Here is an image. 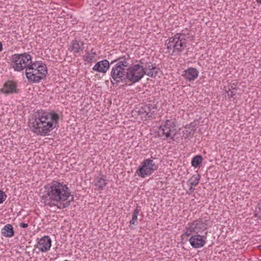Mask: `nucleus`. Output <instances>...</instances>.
Listing matches in <instances>:
<instances>
[{"label":"nucleus","instance_id":"f257e3e1","mask_svg":"<svg viewBox=\"0 0 261 261\" xmlns=\"http://www.w3.org/2000/svg\"><path fill=\"white\" fill-rule=\"evenodd\" d=\"M59 115L51 111L38 113L30 121L29 126L32 132L41 136H46L59 124Z\"/></svg>","mask_w":261,"mask_h":261},{"label":"nucleus","instance_id":"f03ea898","mask_svg":"<svg viewBox=\"0 0 261 261\" xmlns=\"http://www.w3.org/2000/svg\"><path fill=\"white\" fill-rule=\"evenodd\" d=\"M42 201L45 205L50 207L56 206L68 199L71 193L68 186L56 180H53L44 186Z\"/></svg>","mask_w":261,"mask_h":261},{"label":"nucleus","instance_id":"7ed1b4c3","mask_svg":"<svg viewBox=\"0 0 261 261\" xmlns=\"http://www.w3.org/2000/svg\"><path fill=\"white\" fill-rule=\"evenodd\" d=\"M205 222L201 219L188 223L184 229L182 237H190L189 242L193 248L199 249L204 246L206 243L207 237Z\"/></svg>","mask_w":261,"mask_h":261},{"label":"nucleus","instance_id":"20e7f679","mask_svg":"<svg viewBox=\"0 0 261 261\" xmlns=\"http://www.w3.org/2000/svg\"><path fill=\"white\" fill-rule=\"evenodd\" d=\"M129 60V55H126L112 62V64L116 62L111 71V79L116 83H119L126 79V69L125 68L128 66Z\"/></svg>","mask_w":261,"mask_h":261},{"label":"nucleus","instance_id":"39448f33","mask_svg":"<svg viewBox=\"0 0 261 261\" xmlns=\"http://www.w3.org/2000/svg\"><path fill=\"white\" fill-rule=\"evenodd\" d=\"M187 35L184 33H177L170 37L166 41L167 48L172 56L180 55L187 47Z\"/></svg>","mask_w":261,"mask_h":261},{"label":"nucleus","instance_id":"423d86ee","mask_svg":"<svg viewBox=\"0 0 261 261\" xmlns=\"http://www.w3.org/2000/svg\"><path fill=\"white\" fill-rule=\"evenodd\" d=\"M47 73L46 65L42 62H33L28 68H26L27 78L30 82L35 83H39Z\"/></svg>","mask_w":261,"mask_h":261},{"label":"nucleus","instance_id":"0eeeda50","mask_svg":"<svg viewBox=\"0 0 261 261\" xmlns=\"http://www.w3.org/2000/svg\"><path fill=\"white\" fill-rule=\"evenodd\" d=\"M11 61L13 68L17 71L26 70L33 63L31 56L28 53L15 54L12 56Z\"/></svg>","mask_w":261,"mask_h":261},{"label":"nucleus","instance_id":"6e6552de","mask_svg":"<svg viewBox=\"0 0 261 261\" xmlns=\"http://www.w3.org/2000/svg\"><path fill=\"white\" fill-rule=\"evenodd\" d=\"M158 166L151 159H144L138 169L136 171V174L141 178L151 175L155 171L158 169Z\"/></svg>","mask_w":261,"mask_h":261},{"label":"nucleus","instance_id":"1a4fd4ad","mask_svg":"<svg viewBox=\"0 0 261 261\" xmlns=\"http://www.w3.org/2000/svg\"><path fill=\"white\" fill-rule=\"evenodd\" d=\"M144 75V66L139 64L132 65L126 69V80L133 84L139 82Z\"/></svg>","mask_w":261,"mask_h":261},{"label":"nucleus","instance_id":"9d476101","mask_svg":"<svg viewBox=\"0 0 261 261\" xmlns=\"http://www.w3.org/2000/svg\"><path fill=\"white\" fill-rule=\"evenodd\" d=\"M176 131L175 121L174 119L167 120L162 124L158 130V133L161 137L167 139L172 135H175Z\"/></svg>","mask_w":261,"mask_h":261},{"label":"nucleus","instance_id":"9b49d317","mask_svg":"<svg viewBox=\"0 0 261 261\" xmlns=\"http://www.w3.org/2000/svg\"><path fill=\"white\" fill-rule=\"evenodd\" d=\"M156 110V104L154 102H149L148 103L142 106L139 111V113L141 117L147 119L152 118L155 115Z\"/></svg>","mask_w":261,"mask_h":261},{"label":"nucleus","instance_id":"f8f14e48","mask_svg":"<svg viewBox=\"0 0 261 261\" xmlns=\"http://www.w3.org/2000/svg\"><path fill=\"white\" fill-rule=\"evenodd\" d=\"M51 245L50 238L47 236H44L38 241L37 248L41 252H46L50 250Z\"/></svg>","mask_w":261,"mask_h":261},{"label":"nucleus","instance_id":"ddd939ff","mask_svg":"<svg viewBox=\"0 0 261 261\" xmlns=\"http://www.w3.org/2000/svg\"><path fill=\"white\" fill-rule=\"evenodd\" d=\"M198 74L199 71L196 68L189 67L183 71L182 76L187 81H193L197 78Z\"/></svg>","mask_w":261,"mask_h":261},{"label":"nucleus","instance_id":"4468645a","mask_svg":"<svg viewBox=\"0 0 261 261\" xmlns=\"http://www.w3.org/2000/svg\"><path fill=\"white\" fill-rule=\"evenodd\" d=\"M93 185L95 187V190L101 191L105 189L107 185V180L105 176L101 175L96 177L93 180Z\"/></svg>","mask_w":261,"mask_h":261},{"label":"nucleus","instance_id":"2eb2a0df","mask_svg":"<svg viewBox=\"0 0 261 261\" xmlns=\"http://www.w3.org/2000/svg\"><path fill=\"white\" fill-rule=\"evenodd\" d=\"M84 48V43L81 40H73L69 46L68 49L75 54L80 53Z\"/></svg>","mask_w":261,"mask_h":261},{"label":"nucleus","instance_id":"dca6fc26","mask_svg":"<svg viewBox=\"0 0 261 261\" xmlns=\"http://www.w3.org/2000/svg\"><path fill=\"white\" fill-rule=\"evenodd\" d=\"M109 62L107 60L98 62L92 68L94 71L98 72L106 73L109 68Z\"/></svg>","mask_w":261,"mask_h":261},{"label":"nucleus","instance_id":"f3484780","mask_svg":"<svg viewBox=\"0 0 261 261\" xmlns=\"http://www.w3.org/2000/svg\"><path fill=\"white\" fill-rule=\"evenodd\" d=\"M1 91L4 94H10L16 92V84L14 82L9 81L5 83Z\"/></svg>","mask_w":261,"mask_h":261},{"label":"nucleus","instance_id":"a211bd4d","mask_svg":"<svg viewBox=\"0 0 261 261\" xmlns=\"http://www.w3.org/2000/svg\"><path fill=\"white\" fill-rule=\"evenodd\" d=\"M145 74L150 76H155L158 73L157 68L154 64L151 62L147 63L144 67Z\"/></svg>","mask_w":261,"mask_h":261},{"label":"nucleus","instance_id":"6ab92c4d","mask_svg":"<svg viewBox=\"0 0 261 261\" xmlns=\"http://www.w3.org/2000/svg\"><path fill=\"white\" fill-rule=\"evenodd\" d=\"M2 234L8 238H11L14 234L13 228L10 224L6 225L1 230Z\"/></svg>","mask_w":261,"mask_h":261},{"label":"nucleus","instance_id":"aec40b11","mask_svg":"<svg viewBox=\"0 0 261 261\" xmlns=\"http://www.w3.org/2000/svg\"><path fill=\"white\" fill-rule=\"evenodd\" d=\"M96 52L93 51V49L91 51H88L86 55L83 57V60L88 63H92L96 61Z\"/></svg>","mask_w":261,"mask_h":261},{"label":"nucleus","instance_id":"412c9836","mask_svg":"<svg viewBox=\"0 0 261 261\" xmlns=\"http://www.w3.org/2000/svg\"><path fill=\"white\" fill-rule=\"evenodd\" d=\"M200 178V176L199 174H194L188 181V185L196 186L199 182Z\"/></svg>","mask_w":261,"mask_h":261},{"label":"nucleus","instance_id":"4be33fe9","mask_svg":"<svg viewBox=\"0 0 261 261\" xmlns=\"http://www.w3.org/2000/svg\"><path fill=\"white\" fill-rule=\"evenodd\" d=\"M202 162V158L201 155H198L194 157L192 160V165L196 168L200 165Z\"/></svg>","mask_w":261,"mask_h":261},{"label":"nucleus","instance_id":"5701e85b","mask_svg":"<svg viewBox=\"0 0 261 261\" xmlns=\"http://www.w3.org/2000/svg\"><path fill=\"white\" fill-rule=\"evenodd\" d=\"M139 213V210L138 207H137L134 210V211L133 212V215H132V219L130 221V225H133V224H135L136 223H137Z\"/></svg>","mask_w":261,"mask_h":261},{"label":"nucleus","instance_id":"b1692460","mask_svg":"<svg viewBox=\"0 0 261 261\" xmlns=\"http://www.w3.org/2000/svg\"><path fill=\"white\" fill-rule=\"evenodd\" d=\"M7 198V195L2 190H0V204L2 203Z\"/></svg>","mask_w":261,"mask_h":261},{"label":"nucleus","instance_id":"393cba45","mask_svg":"<svg viewBox=\"0 0 261 261\" xmlns=\"http://www.w3.org/2000/svg\"><path fill=\"white\" fill-rule=\"evenodd\" d=\"M226 93L227 94V96H229L230 98H233V96L235 95L236 93V89H232L226 91Z\"/></svg>","mask_w":261,"mask_h":261},{"label":"nucleus","instance_id":"a878e982","mask_svg":"<svg viewBox=\"0 0 261 261\" xmlns=\"http://www.w3.org/2000/svg\"><path fill=\"white\" fill-rule=\"evenodd\" d=\"M189 186V190L187 191L188 194H191L195 190V186L188 185Z\"/></svg>","mask_w":261,"mask_h":261},{"label":"nucleus","instance_id":"bb28decb","mask_svg":"<svg viewBox=\"0 0 261 261\" xmlns=\"http://www.w3.org/2000/svg\"><path fill=\"white\" fill-rule=\"evenodd\" d=\"M189 186V190L187 191L188 194H191L195 190V186L188 185Z\"/></svg>","mask_w":261,"mask_h":261},{"label":"nucleus","instance_id":"cd10ccee","mask_svg":"<svg viewBox=\"0 0 261 261\" xmlns=\"http://www.w3.org/2000/svg\"><path fill=\"white\" fill-rule=\"evenodd\" d=\"M19 226L21 228H25L28 227V224L23 223V222H21L19 224Z\"/></svg>","mask_w":261,"mask_h":261},{"label":"nucleus","instance_id":"c85d7f7f","mask_svg":"<svg viewBox=\"0 0 261 261\" xmlns=\"http://www.w3.org/2000/svg\"><path fill=\"white\" fill-rule=\"evenodd\" d=\"M257 3L261 5V0H256Z\"/></svg>","mask_w":261,"mask_h":261},{"label":"nucleus","instance_id":"c756f323","mask_svg":"<svg viewBox=\"0 0 261 261\" xmlns=\"http://www.w3.org/2000/svg\"><path fill=\"white\" fill-rule=\"evenodd\" d=\"M258 208L261 210V202L258 204Z\"/></svg>","mask_w":261,"mask_h":261},{"label":"nucleus","instance_id":"7c9ffc66","mask_svg":"<svg viewBox=\"0 0 261 261\" xmlns=\"http://www.w3.org/2000/svg\"><path fill=\"white\" fill-rule=\"evenodd\" d=\"M258 248H259V250H260V251H261V244L258 246Z\"/></svg>","mask_w":261,"mask_h":261}]
</instances>
